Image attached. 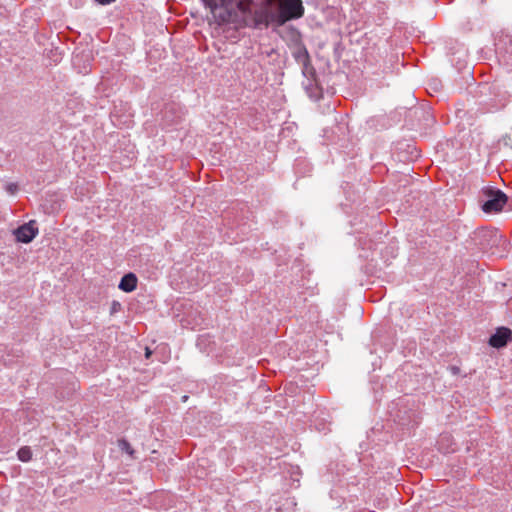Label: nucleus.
<instances>
[{
	"instance_id": "9d476101",
	"label": "nucleus",
	"mask_w": 512,
	"mask_h": 512,
	"mask_svg": "<svg viewBox=\"0 0 512 512\" xmlns=\"http://www.w3.org/2000/svg\"><path fill=\"white\" fill-rule=\"evenodd\" d=\"M17 457L21 462H28L32 459V450L28 446L21 447L17 452Z\"/></svg>"
},
{
	"instance_id": "f03ea898",
	"label": "nucleus",
	"mask_w": 512,
	"mask_h": 512,
	"mask_svg": "<svg viewBox=\"0 0 512 512\" xmlns=\"http://www.w3.org/2000/svg\"><path fill=\"white\" fill-rule=\"evenodd\" d=\"M482 210L485 213H498L502 211L508 201L507 195L500 189L494 187H483L481 190Z\"/></svg>"
},
{
	"instance_id": "4468645a",
	"label": "nucleus",
	"mask_w": 512,
	"mask_h": 512,
	"mask_svg": "<svg viewBox=\"0 0 512 512\" xmlns=\"http://www.w3.org/2000/svg\"><path fill=\"white\" fill-rule=\"evenodd\" d=\"M119 309H120V303L117 301H113L112 307H111L112 313L118 311Z\"/></svg>"
},
{
	"instance_id": "20e7f679",
	"label": "nucleus",
	"mask_w": 512,
	"mask_h": 512,
	"mask_svg": "<svg viewBox=\"0 0 512 512\" xmlns=\"http://www.w3.org/2000/svg\"><path fill=\"white\" fill-rule=\"evenodd\" d=\"M496 237L492 230L481 228L473 232L471 240L480 250L484 251L495 244Z\"/></svg>"
},
{
	"instance_id": "a211bd4d",
	"label": "nucleus",
	"mask_w": 512,
	"mask_h": 512,
	"mask_svg": "<svg viewBox=\"0 0 512 512\" xmlns=\"http://www.w3.org/2000/svg\"><path fill=\"white\" fill-rule=\"evenodd\" d=\"M501 101H502L501 106H505L507 98L505 96H503V99Z\"/></svg>"
},
{
	"instance_id": "2eb2a0df",
	"label": "nucleus",
	"mask_w": 512,
	"mask_h": 512,
	"mask_svg": "<svg viewBox=\"0 0 512 512\" xmlns=\"http://www.w3.org/2000/svg\"><path fill=\"white\" fill-rule=\"evenodd\" d=\"M95 1L101 5H109V4L113 3L115 0H95Z\"/></svg>"
},
{
	"instance_id": "9b49d317",
	"label": "nucleus",
	"mask_w": 512,
	"mask_h": 512,
	"mask_svg": "<svg viewBox=\"0 0 512 512\" xmlns=\"http://www.w3.org/2000/svg\"><path fill=\"white\" fill-rule=\"evenodd\" d=\"M118 447L122 452H125L129 454L130 456H133L134 450L131 447L130 443L126 439H119L118 440Z\"/></svg>"
},
{
	"instance_id": "ddd939ff",
	"label": "nucleus",
	"mask_w": 512,
	"mask_h": 512,
	"mask_svg": "<svg viewBox=\"0 0 512 512\" xmlns=\"http://www.w3.org/2000/svg\"><path fill=\"white\" fill-rule=\"evenodd\" d=\"M17 189H18V186H17V184H15V183H9V184H7V185H6V191H7L9 194H14V193H16Z\"/></svg>"
},
{
	"instance_id": "f8f14e48",
	"label": "nucleus",
	"mask_w": 512,
	"mask_h": 512,
	"mask_svg": "<svg viewBox=\"0 0 512 512\" xmlns=\"http://www.w3.org/2000/svg\"><path fill=\"white\" fill-rule=\"evenodd\" d=\"M501 142L504 146L512 149V129L502 137Z\"/></svg>"
},
{
	"instance_id": "423d86ee",
	"label": "nucleus",
	"mask_w": 512,
	"mask_h": 512,
	"mask_svg": "<svg viewBox=\"0 0 512 512\" xmlns=\"http://www.w3.org/2000/svg\"><path fill=\"white\" fill-rule=\"evenodd\" d=\"M35 221H29L14 230L15 238L21 243H30L38 234V228Z\"/></svg>"
},
{
	"instance_id": "6ab92c4d",
	"label": "nucleus",
	"mask_w": 512,
	"mask_h": 512,
	"mask_svg": "<svg viewBox=\"0 0 512 512\" xmlns=\"http://www.w3.org/2000/svg\"><path fill=\"white\" fill-rule=\"evenodd\" d=\"M453 372L456 373L458 371V368L457 367H453Z\"/></svg>"
},
{
	"instance_id": "0eeeda50",
	"label": "nucleus",
	"mask_w": 512,
	"mask_h": 512,
	"mask_svg": "<svg viewBox=\"0 0 512 512\" xmlns=\"http://www.w3.org/2000/svg\"><path fill=\"white\" fill-rule=\"evenodd\" d=\"M511 330L507 327H499L496 332L491 335L489 339V345L494 348H503L511 340Z\"/></svg>"
},
{
	"instance_id": "f257e3e1",
	"label": "nucleus",
	"mask_w": 512,
	"mask_h": 512,
	"mask_svg": "<svg viewBox=\"0 0 512 512\" xmlns=\"http://www.w3.org/2000/svg\"><path fill=\"white\" fill-rule=\"evenodd\" d=\"M208 13L206 15L212 38V46L222 58L224 47V0H201Z\"/></svg>"
},
{
	"instance_id": "6e6552de",
	"label": "nucleus",
	"mask_w": 512,
	"mask_h": 512,
	"mask_svg": "<svg viewBox=\"0 0 512 512\" xmlns=\"http://www.w3.org/2000/svg\"><path fill=\"white\" fill-rule=\"evenodd\" d=\"M272 0H267V4L264 8L255 11V23L256 25H263L267 27L274 18V15L270 12L269 6L271 5Z\"/></svg>"
},
{
	"instance_id": "dca6fc26",
	"label": "nucleus",
	"mask_w": 512,
	"mask_h": 512,
	"mask_svg": "<svg viewBox=\"0 0 512 512\" xmlns=\"http://www.w3.org/2000/svg\"><path fill=\"white\" fill-rule=\"evenodd\" d=\"M151 354H152V351L148 347H146V351H145L146 358H149Z\"/></svg>"
},
{
	"instance_id": "f3484780",
	"label": "nucleus",
	"mask_w": 512,
	"mask_h": 512,
	"mask_svg": "<svg viewBox=\"0 0 512 512\" xmlns=\"http://www.w3.org/2000/svg\"><path fill=\"white\" fill-rule=\"evenodd\" d=\"M304 56H305V64L309 63V55H308L307 50H304Z\"/></svg>"
},
{
	"instance_id": "1a4fd4ad",
	"label": "nucleus",
	"mask_w": 512,
	"mask_h": 512,
	"mask_svg": "<svg viewBox=\"0 0 512 512\" xmlns=\"http://www.w3.org/2000/svg\"><path fill=\"white\" fill-rule=\"evenodd\" d=\"M137 281L136 275L129 272L121 278L118 288L126 293H130L136 289Z\"/></svg>"
},
{
	"instance_id": "7ed1b4c3",
	"label": "nucleus",
	"mask_w": 512,
	"mask_h": 512,
	"mask_svg": "<svg viewBox=\"0 0 512 512\" xmlns=\"http://www.w3.org/2000/svg\"><path fill=\"white\" fill-rule=\"evenodd\" d=\"M496 53L504 64L512 65V38L508 34L500 35L495 42Z\"/></svg>"
},
{
	"instance_id": "39448f33",
	"label": "nucleus",
	"mask_w": 512,
	"mask_h": 512,
	"mask_svg": "<svg viewBox=\"0 0 512 512\" xmlns=\"http://www.w3.org/2000/svg\"><path fill=\"white\" fill-rule=\"evenodd\" d=\"M304 15V7L301 0H287L284 10L279 17V24H284L291 19H298Z\"/></svg>"
}]
</instances>
